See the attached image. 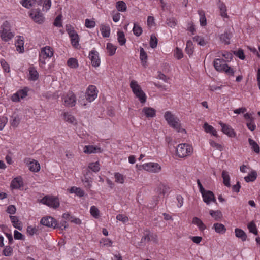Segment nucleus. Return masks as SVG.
I'll return each mask as SVG.
<instances>
[{"label": "nucleus", "instance_id": "nucleus-1", "mask_svg": "<svg viewBox=\"0 0 260 260\" xmlns=\"http://www.w3.org/2000/svg\"><path fill=\"white\" fill-rule=\"evenodd\" d=\"M166 120L172 127L176 129L178 132L186 133L185 129L181 127V124L179 118L175 117L170 112L167 111L164 115Z\"/></svg>", "mask_w": 260, "mask_h": 260}, {"label": "nucleus", "instance_id": "nucleus-2", "mask_svg": "<svg viewBox=\"0 0 260 260\" xmlns=\"http://www.w3.org/2000/svg\"><path fill=\"white\" fill-rule=\"evenodd\" d=\"M192 152V147L186 143L180 144L176 148V155L180 158H184L189 156Z\"/></svg>", "mask_w": 260, "mask_h": 260}, {"label": "nucleus", "instance_id": "nucleus-3", "mask_svg": "<svg viewBox=\"0 0 260 260\" xmlns=\"http://www.w3.org/2000/svg\"><path fill=\"white\" fill-rule=\"evenodd\" d=\"M1 29L0 35L2 40L7 42L13 38L14 34L10 31V26L8 21H6L3 23Z\"/></svg>", "mask_w": 260, "mask_h": 260}, {"label": "nucleus", "instance_id": "nucleus-4", "mask_svg": "<svg viewBox=\"0 0 260 260\" xmlns=\"http://www.w3.org/2000/svg\"><path fill=\"white\" fill-rule=\"evenodd\" d=\"M40 202L48 207L56 209L60 205L59 200L57 197L50 196H45Z\"/></svg>", "mask_w": 260, "mask_h": 260}, {"label": "nucleus", "instance_id": "nucleus-5", "mask_svg": "<svg viewBox=\"0 0 260 260\" xmlns=\"http://www.w3.org/2000/svg\"><path fill=\"white\" fill-rule=\"evenodd\" d=\"M66 30L69 35L71 43L73 46L77 48L79 46V36L71 25H67Z\"/></svg>", "mask_w": 260, "mask_h": 260}, {"label": "nucleus", "instance_id": "nucleus-6", "mask_svg": "<svg viewBox=\"0 0 260 260\" xmlns=\"http://www.w3.org/2000/svg\"><path fill=\"white\" fill-rule=\"evenodd\" d=\"M29 16L36 23L41 24L44 22V18L39 8L32 9L29 13Z\"/></svg>", "mask_w": 260, "mask_h": 260}, {"label": "nucleus", "instance_id": "nucleus-7", "mask_svg": "<svg viewBox=\"0 0 260 260\" xmlns=\"http://www.w3.org/2000/svg\"><path fill=\"white\" fill-rule=\"evenodd\" d=\"M98 91L95 86L90 85L87 89L86 92V100L91 102L94 101L97 97Z\"/></svg>", "mask_w": 260, "mask_h": 260}, {"label": "nucleus", "instance_id": "nucleus-8", "mask_svg": "<svg viewBox=\"0 0 260 260\" xmlns=\"http://www.w3.org/2000/svg\"><path fill=\"white\" fill-rule=\"evenodd\" d=\"M143 169L148 172L158 173L161 170V167L158 163L148 162L143 165Z\"/></svg>", "mask_w": 260, "mask_h": 260}, {"label": "nucleus", "instance_id": "nucleus-9", "mask_svg": "<svg viewBox=\"0 0 260 260\" xmlns=\"http://www.w3.org/2000/svg\"><path fill=\"white\" fill-rule=\"evenodd\" d=\"M204 202L209 205L211 202L217 204L216 200L213 192L210 190H205L202 194Z\"/></svg>", "mask_w": 260, "mask_h": 260}, {"label": "nucleus", "instance_id": "nucleus-10", "mask_svg": "<svg viewBox=\"0 0 260 260\" xmlns=\"http://www.w3.org/2000/svg\"><path fill=\"white\" fill-rule=\"evenodd\" d=\"M76 102V96L72 92H69L64 98V103L66 106L72 107L75 105Z\"/></svg>", "mask_w": 260, "mask_h": 260}, {"label": "nucleus", "instance_id": "nucleus-11", "mask_svg": "<svg viewBox=\"0 0 260 260\" xmlns=\"http://www.w3.org/2000/svg\"><path fill=\"white\" fill-rule=\"evenodd\" d=\"M41 224L47 227L56 228V220L51 216L44 217L41 220Z\"/></svg>", "mask_w": 260, "mask_h": 260}, {"label": "nucleus", "instance_id": "nucleus-12", "mask_svg": "<svg viewBox=\"0 0 260 260\" xmlns=\"http://www.w3.org/2000/svg\"><path fill=\"white\" fill-rule=\"evenodd\" d=\"M89 58L91 60L92 66L98 67L100 66L101 61L99 56V53L96 51L92 50L89 54Z\"/></svg>", "mask_w": 260, "mask_h": 260}, {"label": "nucleus", "instance_id": "nucleus-13", "mask_svg": "<svg viewBox=\"0 0 260 260\" xmlns=\"http://www.w3.org/2000/svg\"><path fill=\"white\" fill-rule=\"evenodd\" d=\"M25 162L27 164L29 169L32 172H37L40 169V164L34 159L26 158Z\"/></svg>", "mask_w": 260, "mask_h": 260}, {"label": "nucleus", "instance_id": "nucleus-14", "mask_svg": "<svg viewBox=\"0 0 260 260\" xmlns=\"http://www.w3.org/2000/svg\"><path fill=\"white\" fill-rule=\"evenodd\" d=\"M43 0H22L20 4L25 8H30L32 7H36V5H41Z\"/></svg>", "mask_w": 260, "mask_h": 260}, {"label": "nucleus", "instance_id": "nucleus-15", "mask_svg": "<svg viewBox=\"0 0 260 260\" xmlns=\"http://www.w3.org/2000/svg\"><path fill=\"white\" fill-rule=\"evenodd\" d=\"M219 123L221 125L222 127L221 130L224 134L227 135L230 137H234L236 135L234 129L230 126L228 125L221 121L219 122Z\"/></svg>", "mask_w": 260, "mask_h": 260}, {"label": "nucleus", "instance_id": "nucleus-16", "mask_svg": "<svg viewBox=\"0 0 260 260\" xmlns=\"http://www.w3.org/2000/svg\"><path fill=\"white\" fill-rule=\"evenodd\" d=\"M53 55V50L49 46H46L42 48L39 56L45 58H50Z\"/></svg>", "mask_w": 260, "mask_h": 260}, {"label": "nucleus", "instance_id": "nucleus-17", "mask_svg": "<svg viewBox=\"0 0 260 260\" xmlns=\"http://www.w3.org/2000/svg\"><path fill=\"white\" fill-rule=\"evenodd\" d=\"M83 151L85 153L91 154L101 152V149L96 146L87 145L84 148Z\"/></svg>", "mask_w": 260, "mask_h": 260}, {"label": "nucleus", "instance_id": "nucleus-18", "mask_svg": "<svg viewBox=\"0 0 260 260\" xmlns=\"http://www.w3.org/2000/svg\"><path fill=\"white\" fill-rule=\"evenodd\" d=\"M225 62L224 59L217 58L214 61V66L215 69L218 71H223L225 70L224 62Z\"/></svg>", "mask_w": 260, "mask_h": 260}, {"label": "nucleus", "instance_id": "nucleus-19", "mask_svg": "<svg viewBox=\"0 0 260 260\" xmlns=\"http://www.w3.org/2000/svg\"><path fill=\"white\" fill-rule=\"evenodd\" d=\"M23 183L21 177H17L13 179L11 183V187L13 189H18L23 186Z\"/></svg>", "mask_w": 260, "mask_h": 260}, {"label": "nucleus", "instance_id": "nucleus-20", "mask_svg": "<svg viewBox=\"0 0 260 260\" xmlns=\"http://www.w3.org/2000/svg\"><path fill=\"white\" fill-rule=\"evenodd\" d=\"M232 37V33L229 31H226L220 36V41L225 45L230 44V39Z\"/></svg>", "mask_w": 260, "mask_h": 260}, {"label": "nucleus", "instance_id": "nucleus-21", "mask_svg": "<svg viewBox=\"0 0 260 260\" xmlns=\"http://www.w3.org/2000/svg\"><path fill=\"white\" fill-rule=\"evenodd\" d=\"M10 218L11 219L12 225L14 228L18 229L20 231L22 230V223L19 220L18 217L16 216L10 215Z\"/></svg>", "mask_w": 260, "mask_h": 260}, {"label": "nucleus", "instance_id": "nucleus-22", "mask_svg": "<svg viewBox=\"0 0 260 260\" xmlns=\"http://www.w3.org/2000/svg\"><path fill=\"white\" fill-rule=\"evenodd\" d=\"M142 112L147 118L154 117L156 116V110L152 108L144 107L142 109Z\"/></svg>", "mask_w": 260, "mask_h": 260}, {"label": "nucleus", "instance_id": "nucleus-23", "mask_svg": "<svg viewBox=\"0 0 260 260\" xmlns=\"http://www.w3.org/2000/svg\"><path fill=\"white\" fill-rule=\"evenodd\" d=\"M15 46L16 47L17 51L20 53H22L24 51V41L23 38L21 36L18 37V39L15 42Z\"/></svg>", "mask_w": 260, "mask_h": 260}, {"label": "nucleus", "instance_id": "nucleus-24", "mask_svg": "<svg viewBox=\"0 0 260 260\" xmlns=\"http://www.w3.org/2000/svg\"><path fill=\"white\" fill-rule=\"evenodd\" d=\"M236 236L240 239L242 241H245L247 239V235L246 233L241 229L236 228L235 230Z\"/></svg>", "mask_w": 260, "mask_h": 260}, {"label": "nucleus", "instance_id": "nucleus-25", "mask_svg": "<svg viewBox=\"0 0 260 260\" xmlns=\"http://www.w3.org/2000/svg\"><path fill=\"white\" fill-rule=\"evenodd\" d=\"M209 214L216 221H220L223 217L222 214L220 210L214 211L210 210Z\"/></svg>", "mask_w": 260, "mask_h": 260}, {"label": "nucleus", "instance_id": "nucleus-26", "mask_svg": "<svg viewBox=\"0 0 260 260\" xmlns=\"http://www.w3.org/2000/svg\"><path fill=\"white\" fill-rule=\"evenodd\" d=\"M100 30L103 37H109L110 34V28L108 25L102 24L100 26Z\"/></svg>", "mask_w": 260, "mask_h": 260}, {"label": "nucleus", "instance_id": "nucleus-27", "mask_svg": "<svg viewBox=\"0 0 260 260\" xmlns=\"http://www.w3.org/2000/svg\"><path fill=\"white\" fill-rule=\"evenodd\" d=\"M130 87L131 88L134 94L138 92L142 91L141 86L138 84V82L135 80L131 81L130 83Z\"/></svg>", "mask_w": 260, "mask_h": 260}, {"label": "nucleus", "instance_id": "nucleus-28", "mask_svg": "<svg viewBox=\"0 0 260 260\" xmlns=\"http://www.w3.org/2000/svg\"><path fill=\"white\" fill-rule=\"evenodd\" d=\"M222 177L223 180V183L224 184V185L227 187H230V177L228 172L226 171L223 170L222 172Z\"/></svg>", "mask_w": 260, "mask_h": 260}, {"label": "nucleus", "instance_id": "nucleus-29", "mask_svg": "<svg viewBox=\"0 0 260 260\" xmlns=\"http://www.w3.org/2000/svg\"><path fill=\"white\" fill-rule=\"evenodd\" d=\"M218 6L219 9H220V15L223 17L228 18V15L226 13L227 10L225 5L223 3L221 2L220 1H219Z\"/></svg>", "mask_w": 260, "mask_h": 260}, {"label": "nucleus", "instance_id": "nucleus-30", "mask_svg": "<svg viewBox=\"0 0 260 260\" xmlns=\"http://www.w3.org/2000/svg\"><path fill=\"white\" fill-rule=\"evenodd\" d=\"M213 228L215 230L216 232L219 234H224L226 231V228L225 226L221 223H215L213 225Z\"/></svg>", "mask_w": 260, "mask_h": 260}, {"label": "nucleus", "instance_id": "nucleus-31", "mask_svg": "<svg viewBox=\"0 0 260 260\" xmlns=\"http://www.w3.org/2000/svg\"><path fill=\"white\" fill-rule=\"evenodd\" d=\"M29 78L33 81H35L38 79L39 77V74L37 70L34 67H30L29 69Z\"/></svg>", "mask_w": 260, "mask_h": 260}, {"label": "nucleus", "instance_id": "nucleus-32", "mask_svg": "<svg viewBox=\"0 0 260 260\" xmlns=\"http://www.w3.org/2000/svg\"><path fill=\"white\" fill-rule=\"evenodd\" d=\"M248 142L250 145L251 146L252 150H253L256 153H259L260 150L259 145L257 144V143L251 138L248 139Z\"/></svg>", "mask_w": 260, "mask_h": 260}, {"label": "nucleus", "instance_id": "nucleus-33", "mask_svg": "<svg viewBox=\"0 0 260 260\" xmlns=\"http://www.w3.org/2000/svg\"><path fill=\"white\" fill-rule=\"evenodd\" d=\"M257 173L255 171H252L248 176L244 177V179L247 182L254 181L257 177Z\"/></svg>", "mask_w": 260, "mask_h": 260}, {"label": "nucleus", "instance_id": "nucleus-34", "mask_svg": "<svg viewBox=\"0 0 260 260\" xmlns=\"http://www.w3.org/2000/svg\"><path fill=\"white\" fill-rule=\"evenodd\" d=\"M70 192L71 193H75L76 195L82 197L84 196V191L80 187H72L70 189Z\"/></svg>", "mask_w": 260, "mask_h": 260}, {"label": "nucleus", "instance_id": "nucleus-35", "mask_svg": "<svg viewBox=\"0 0 260 260\" xmlns=\"http://www.w3.org/2000/svg\"><path fill=\"white\" fill-rule=\"evenodd\" d=\"M64 116V119L66 121L71 123V124H75L76 122V119L74 116L72 115L69 114L68 112L64 113L63 114Z\"/></svg>", "mask_w": 260, "mask_h": 260}, {"label": "nucleus", "instance_id": "nucleus-36", "mask_svg": "<svg viewBox=\"0 0 260 260\" xmlns=\"http://www.w3.org/2000/svg\"><path fill=\"white\" fill-rule=\"evenodd\" d=\"M156 235H153V234L148 233V234L146 235L144 237L142 238L141 241L142 242H145V241H156Z\"/></svg>", "mask_w": 260, "mask_h": 260}, {"label": "nucleus", "instance_id": "nucleus-37", "mask_svg": "<svg viewBox=\"0 0 260 260\" xmlns=\"http://www.w3.org/2000/svg\"><path fill=\"white\" fill-rule=\"evenodd\" d=\"M247 228L250 233H253L255 235H258V231L253 221H251L248 224Z\"/></svg>", "mask_w": 260, "mask_h": 260}, {"label": "nucleus", "instance_id": "nucleus-38", "mask_svg": "<svg viewBox=\"0 0 260 260\" xmlns=\"http://www.w3.org/2000/svg\"><path fill=\"white\" fill-rule=\"evenodd\" d=\"M199 15L200 16V22L201 26H205L207 24L206 22V18L205 15V13L204 11L202 10H199L198 11Z\"/></svg>", "mask_w": 260, "mask_h": 260}, {"label": "nucleus", "instance_id": "nucleus-39", "mask_svg": "<svg viewBox=\"0 0 260 260\" xmlns=\"http://www.w3.org/2000/svg\"><path fill=\"white\" fill-rule=\"evenodd\" d=\"M134 94L139 99L141 103L144 104L146 102L147 97L146 94L142 90V91L138 92Z\"/></svg>", "mask_w": 260, "mask_h": 260}, {"label": "nucleus", "instance_id": "nucleus-40", "mask_svg": "<svg viewBox=\"0 0 260 260\" xmlns=\"http://www.w3.org/2000/svg\"><path fill=\"white\" fill-rule=\"evenodd\" d=\"M185 52L186 53L190 56L193 54V44L191 41H188L186 43V47L185 48Z\"/></svg>", "mask_w": 260, "mask_h": 260}, {"label": "nucleus", "instance_id": "nucleus-41", "mask_svg": "<svg viewBox=\"0 0 260 260\" xmlns=\"http://www.w3.org/2000/svg\"><path fill=\"white\" fill-rule=\"evenodd\" d=\"M67 64L72 68L76 69L78 67V61L74 58H70L67 61Z\"/></svg>", "mask_w": 260, "mask_h": 260}, {"label": "nucleus", "instance_id": "nucleus-42", "mask_svg": "<svg viewBox=\"0 0 260 260\" xmlns=\"http://www.w3.org/2000/svg\"><path fill=\"white\" fill-rule=\"evenodd\" d=\"M118 36V41L120 45H123L126 42V39L125 38V36L124 32L121 31H119L117 32Z\"/></svg>", "mask_w": 260, "mask_h": 260}, {"label": "nucleus", "instance_id": "nucleus-43", "mask_svg": "<svg viewBox=\"0 0 260 260\" xmlns=\"http://www.w3.org/2000/svg\"><path fill=\"white\" fill-rule=\"evenodd\" d=\"M116 8L118 11L124 12L126 10V5L123 1H118L116 3Z\"/></svg>", "mask_w": 260, "mask_h": 260}, {"label": "nucleus", "instance_id": "nucleus-44", "mask_svg": "<svg viewBox=\"0 0 260 260\" xmlns=\"http://www.w3.org/2000/svg\"><path fill=\"white\" fill-rule=\"evenodd\" d=\"M116 48H117L115 46H114L110 43H108L107 44V49L108 50L109 54L110 56H112L115 53Z\"/></svg>", "mask_w": 260, "mask_h": 260}, {"label": "nucleus", "instance_id": "nucleus-45", "mask_svg": "<svg viewBox=\"0 0 260 260\" xmlns=\"http://www.w3.org/2000/svg\"><path fill=\"white\" fill-rule=\"evenodd\" d=\"M140 58L143 65L146 63L147 59V53L145 51L144 49L142 47L140 48Z\"/></svg>", "mask_w": 260, "mask_h": 260}, {"label": "nucleus", "instance_id": "nucleus-46", "mask_svg": "<svg viewBox=\"0 0 260 260\" xmlns=\"http://www.w3.org/2000/svg\"><path fill=\"white\" fill-rule=\"evenodd\" d=\"M88 168L94 172H98L100 169V164L98 161L91 162L88 165Z\"/></svg>", "mask_w": 260, "mask_h": 260}, {"label": "nucleus", "instance_id": "nucleus-47", "mask_svg": "<svg viewBox=\"0 0 260 260\" xmlns=\"http://www.w3.org/2000/svg\"><path fill=\"white\" fill-rule=\"evenodd\" d=\"M193 40L194 42H196L200 46H204L206 44L204 39L203 37L199 36H196L193 38Z\"/></svg>", "mask_w": 260, "mask_h": 260}, {"label": "nucleus", "instance_id": "nucleus-48", "mask_svg": "<svg viewBox=\"0 0 260 260\" xmlns=\"http://www.w3.org/2000/svg\"><path fill=\"white\" fill-rule=\"evenodd\" d=\"M158 40L156 36L152 35L150 40V46L152 48H155L157 47Z\"/></svg>", "mask_w": 260, "mask_h": 260}, {"label": "nucleus", "instance_id": "nucleus-49", "mask_svg": "<svg viewBox=\"0 0 260 260\" xmlns=\"http://www.w3.org/2000/svg\"><path fill=\"white\" fill-rule=\"evenodd\" d=\"M90 212L91 215L95 218H98L99 216V210L95 206H92L90 208Z\"/></svg>", "mask_w": 260, "mask_h": 260}, {"label": "nucleus", "instance_id": "nucleus-50", "mask_svg": "<svg viewBox=\"0 0 260 260\" xmlns=\"http://www.w3.org/2000/svg\"><path fill=\"white\" fill-rule=\"evenodd\" d=\"M13 252V248L10 246H6L5 247L3 254L6 256H9L11 255Z\"/></svg>", "mask_w": 260, "mask_h": 260}, {"label": "nucleus", "instance_id": "nucleus-51", "mask_svg": "<svg viewBox=\"0 0 260 260\" xmlns=\"http://www.w3.org/2000/svg\"><path fill=\"white\" fill-rule=\"evenodd\" d=\"M133 31L134 35H136V36H139L142 33V28L136 24H134Z\"/></svg>", "mask_w": 260, "mask_h": 260}, {"label": "nucleus", "instance_id": "nucleus-52", "mask_svg": "<svg viewBox=\"0 0 260 260\" xmlns=\"http://www.w3.org/2000/svg\"><path fill=\"white\" fill-rule=\"evenodd\" d=\"M169 190V187L167 185L162 184L159 186L158 191L159 192V194L165 195L166 193L168 192Z\"/></svg>", "mask_w": 260, "mask_h": 260}, {"label": "nucleus", "instance_id": "nucleus-53", "mask_svg": "<svg viewBox=\"0 0 260 260\" xmlns=\"http://www.w3.org/2000/svg\"><path fill=\"white\" fill-rule=\"evenodd\" d=\"M177 20L173 17L170 18L167 20V25L171 27H173L175 26L177 24Z\"/></svg>", "mask_w": 260, "mask_h": 260}, {"label": "nucleus", "instance_id": "nucleus-54", "mask_svg": "<svg viewBox=\"0 0 260 260\" xmlns=\"http://www.w3.org/2000/svg\"><path fill=\"white\" fill-rule=\"evenodd\" d=\"M82 181L84 182L85 187L89 189L91 187V179L85 176L84 178L82 179Z\"/></svg>", "mask_w": 260, "mask_h": 260}, {"label": "nucleus", "instance_id": "nucleus-55", "mask_svg": "<svg viewBox=\"0 0 260 260\" xmlns=\"http://www.w3.org/2000/svg\"><path fill=\"white\" fill-rule=\"evenodd\" d=\"M175 57L178 59H180L183 57V53L181 49L178 47H176L174 53Z\"/></svg>", "mask_w": 260, "mask_h": 260}, {"label": "nucleus", "instance_id": "nucleus-56", "mask_svg": "<svg viewBox=\"0 0 260 260\" xmlns=\"http://www.w3.org/2000/svg\"><path fill=\"white\" fill-rule=\"evenodd\" d=\"M115 181L118 182V183H123L124 182V177H123V176L119 173H116L115 174Z\"/></svg>", "mask_w": 260, "mask_h": 260}, {"label": "nucleus", "instance_id": "nucleus-57", "mask_svg": "<svg viewBox=\"0 0 260 260\" xmlns=\"http://www.w3.org/2000/svg\"><path fill=\"white\" fill-rule=\"evenodd\" d=\"M14 238L16 240H24L25 237L20 232L15 230L14 232Z\"/></svg>", "mask_w": 260, "mask_h": 260}, {"label": "nucleus", "instance_id": "nucleus-58", "mask_svg": "<svg viewBox=\"0 0 260 260\" xmlns=\"http://www.w3.org/2000/svg\"><path fill=\"white\" fill-rule=\"evenodd\" d=\"M38 231V230L35 227L28 226L27 228V233L30 236H32L34 234H37Z\"/></svg>", "mask_w": 260, "mask_h": 260}, {"label": "nucleus", "instance_id": "nucleus-59", "mask_svg": "<svg viewBox=\"0 0 260 260\" xmlns=\"http://www.w3.org/2000/svg\"><path fill=\"white\" fill-rule=\"evenodd\" d=\"M85 25L87 28H93L95 25V22L93 20L86 19L85 20Z\"/></svg>", "mask_w": 260, "mask_h": 260}, {"label": "nucleus", "instance_id": "nucleus-60", "mask_svg": "<svg viewBox=\"0 0 260 260\" xmlns=\"http://www.w3.org/2000/svg\"><path fill=\"white\" fill-rule=\"evenodd\" d=\"M234 54L242 60L245 59L244 51L242 49H239L238 51H234Z\"/></svg>", "mask_w": 260, "mask_h": 260}, {"label": "nucleus", "instance_id": "nucleus-61", "mask_svg": "<svg viewBox=\"0 0 260 260\" xmlns=\"http://www.w3.org/2000/svg\"><path fill=\"white\" fill-rule=\"evenodd\" d=\"M225 70H223V71H224L227 74L231 76H234V71L233 69L229 67L227 64H224Z\"/></svg>", "mask_w": 260, "mask_h": 260}, {"label": "nucleus", "instance_id": "nucleus-62", "mask_svg": "<svg viewBox=\"0 0 260 260\" xmlns=\"http://www.w3.org/2000/svg\"><path fill=\"white\" fill-rule=\"evenodd\" d=\"M254 118H250V121H248L247 123V126L249 129L251 131H253L256 127L255 125L253 123Z\"/></svg>", "mask_w": 260, "mask_h": 260}, {"label": "nucleus", "instance_id": "nucleus-63", "mask_svg": "<svg viewBox=\"0 0 260 260\" xmlns=\"http://www.w3.org/2000/svg\"><path fill=\"white\" fill-rule=\"evenodd\" d=\"M68 226V224L66 221L64 220L62 221H61L60 223H57L56 222V228H59L61 229V230H63V229H65Z\"/></svg>", "mask_w": 260, "mask_h": 260}, {"label": "nucleus", "instance_id": "nucleus-64", "mask_svg": "<svg viewBox=\"0 0 260 260\" xmlns=\"http://www.w3.org/2000/svg\"><path fill=\"white\" fill-rule=\"evenodd\" d=\"M116 219L118 220L122 221L123 223H125L128 220V218L127 216L122 214H118L116 216Z\"/></svg>", "mask_w": 260, "mask_h": 260}]
</instances>
